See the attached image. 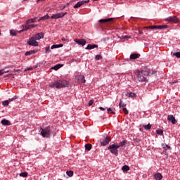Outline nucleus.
<instances>
[{
	"mask_svg": "<svg viewBox=\"0 0 180 180\" xmlns=\"http://www.w3.org/2000/svg\"><path fill=\"white\" fill-rule=\"evenodd\" d=\"M108 112L115 115V112H113V110H112V108H107Z\"/></svg>",
	"mask_w": 180,
	"mask_h": 180,
	"instance_id": "38",
	"label": "nucleus"
},
{
	"mask_svg": "<svg viewBox=\"0 0 180 180\" xmlns=\"http://www.w3.org/2000/svg\"><path fill=\"white\" fill-rule=\"evenodd\" d=\"M127 144V142L126 141H122L119 144H117V146H119V148H120V147H123V146H126Z\"/></svg>",
	"mask_w": 180,
	"mask_h": 180,
	"instance_id": "27",
	"label": "nucleus"
},
{
	"mask_svg": "<svg viewBox=\"0 0 180 180\" xmlns=\"http://www.w3.org/2000/svg\"><path fill=\"white\" fill-rule=\"evenodd\" d=\"M108 150H110L111 154H113L116 157L119 155V150H117V148H119V146H117V144H112L108 146Z\"/></svg>",
	"mask_w": 180,
	"mask_h": 180,
	"instance_id": "3",
	"label": "nucleus"
},
{
	"mask_svg": "<svg viewBox=\"0 0 180 180\" xmlns=\"http://www.w3.org/2000/svg\"><path fill=\"white\" fill-rule=\"evenodd\" d=\"M168 27V25H151L149 27H146V29H159L160 30H162L165 29H167Z\"/></svg>",
	"mask_w": 180,
	"mask_h": 180,
	"instance_id": "6",
	"label": "nucleus"
},
{
	"mask_svg": "<svg viewBox=\"0 0 180 180\" xmlns=\"http://www.w3.org/2000/svg\"><path fill=\"white\" fill-rule=\"evenodd\" d=\"M30 70H33V68H27L25 70V71H30Z\"/></svg>",
	"mask_w": 180,
	"mask_h": 180,
	"instance_id": "47",
	"label": "nucleus"
},
{
	"mask_svg": "<svg viewBox=\"0 0 180 180\" xmlns=\"http://www.w3.org/2000/svg\"><path fill=\"white\" fill-rule=\"evenodd\" d=\"M172 84H176V82H178V80H172Z\"/></svg>",
	"mask_w": 180,
	"mask_h": 180,
	"instance_id": "48",
	"label": "nucleus"
},
{
	"mask_svg": "<svg viewBox=\"0 0 180 180\" xmlns=\"http://www.w3.org/2000/svg\"><path fill=\"white\" fill-rule=\"evenodd\" d=\"M157 72L154 70H150L148 68H146L143 70H138L135 72V78L139 82H147V76L150 77L153 74H156Z\"/></svg>",
	"mask_w": 180,
	"mask_h": 180,
	"instance_id": "1",
	"label": "nucleus"
},
{
	"mask_svg": "<svg viewBox=\"0 0 180 180\" xmlns=\"http://www.w3.org/2000/svg\"><path fill=\"white\" fill-rule=\"evenodd\" d=\"M60 68H61V65L58 64L53 67L52 70H55V71H57V70H60Z\"/></svg>",
	"mask_w": 180,
	"mask_h": 180,
	"instance_id": "30",
	"label": "nucleus"
},
{
	"mask_svg": "<svg viewBox=\"0 0 180 180\" xmlns=\"http://www.w3.org/2000/svg\"><path fill=\"white\" fill-rule=\"evenodd\" d=\"M101 58H102V56H101V55H97V56H96V57H95V60H96V61H98V60H101Z\"/></svg>",
	"mask_w": 180,
	"mask_h": 180,
	"instance_id": "40",
	"label": "nucleus"
},
{
	"mask_svg": "<svg viewBox=\"0 0 180 180\" xmlns=\"http://www.w3.org/2000/svg\"><path fill=\"white\" fill-rule=\"evenodd\" d=\"M139 34H143V31H142V30H139Z\"/></svg>",
	"mask_w": 180,
	"mask_h": 180,
	"instance_id": "50",
	"label": "nucleus"
},
{
	"mask_svg": "<svg viewBox=\"0 0 180 180\" xmlns=\"http://www.w3.org/2000/svg\"><path fill=\"white\" fill-rule=\"evenodd\" d=\"M20 176H22L23 178H26L27 176V172H22L20 174Z\"/></svg>",
	"mask_w": 180,
	"mask_h": 180,
	"instance_id": "34",
	"label": "nucleus"
},
{
	"mask_svg": "<svg viewBox=\"0 0 180 180\" xmlns=\"http://www.w3.org/2000/svg\"><path fill=\"white\" fill-rule=\"evenodd\" d=\"M1 123L3 124V126H11V122L6 119L2 120Z\"/></svg>",
	"mask_w": 180,
	"mask_h": 180,
	"instance_id": "16",
	"label": "nucleus"
},
{
	"mask_svg": "<svg viewBox=\"0 0 180 180\" xmlns=\"http://www.w3.org/2000/svg\"><path fill=\"white\" fill-rule=\"evenodd\" d=\"M78 81L79 82H80L81 84H85V77H84V75H80L78 77Z\"/></svg>",
	"mask_w": 180,
	"mask_h": 180,
	"instance_id": "19",
	"label": "nucleus"
},
{
	"mask_svg": "<svg viewBox=\"0 0 180 180\" xmlns=\"http://www.w3.org/2000/svg\"><path fill=\"white\" fill-rule=\"evenodd\" d=\"M49 86L50 88L60 89V88H68L70 86V83H68L67 80L59 79L52 82Z\"/></svg>",
	"mask_w": 180,
	"mask_h": 180,
	"instance_id": "2",
	"label": "nucleus"
},
{
	"mask_svg": "<svg viewBox=\"0 0 180 180\" xmlns=\"http://www.w3.org/2000/svg\"><path fill=\"white\" fill-rule=\"evenodd\" d=\"M173 56H175L177 58H180V52L174 53H173Z\"/></svg>",
	"mask_w": 180,
	"mask_h": 180,
	"instance_id": "39",
	"label": "nucleus"
},
{
	"mask_svg": "<svg viewBox=\"0 0 180 180\" xmlns=\"http://www.w3.org/2000/svg\"><path fill=\"white\" fill-rule=\"evenodd\" d=\"M75 43H77V44H79L80 46H85V44H86V40L84 39H75Z\"/></svg>",
	"mask_w": 180,
	"mask_h": 180,
	"instance_id": "14",
	"label": "nucleus"
},
{
	"mask_svg": "<svg viewBox=\"0 0 180 180\" xmlns=\"http://www.w3.org/2000/svg\"><path fill=\"white\" fill-rule=\"evenodd\" d=\"M50 51H51V50L50 49V46H48V47L45 48L46 54H49V53H50Z\"/></svg>",
	"mask_w": 180,
	"mask_h": 180,
	"instance_id": "33",
	"label": "nucleus"
},
{
	"mask_svg": "<svg viewBox=\"0 0 180 180\" xmlns=\"http://www.w3.org/2000/svg\"><path fill=\"white\" fill-rule=\"evenodd\" d=\"M166 22H173V23H179V18L176 16H170L165 18Z\"/></svg>",
	"mask_w": 180,
	"mask_h": 180,
	"instance_id": "7",
	"label": "nucleus"
},
{
	"mask_svg": "<svg viewBox=\"0 0 180 180\" xmlns=\"http://www.w3.org/2000/svg\"><path fill=\"white\" fill-rule=\"evenodd\" d=\"M122 110H123V112H124V113L125 115H128L129 111L127 110V108H122Z\"/></svg>",
	"mask_w": 180,
	"mask_h": 180,
	"instance_id": "41",
	"label": "nucleus"
},
{
	"mask_svg": "<svg viewBox=\"0 0 180 180\" xmlns=\"http://www.w3.org/2000/svg\"><path fill=\"white\" fill-rule=\"evenodd\" d=\"M115 18H107V19H101L99 20V23H108L109 22H112Z\"/></svg>",
	"mask_w": 180,
	"mask_h": 180,
	"instance_id": "15",
	"label": "nucleus"
},
{
	"mask_svg": "<svg viewBox=\"0 0 180 180\" xmlns=\"http://www.w3.org/2000/svg\"><path fill=\"white\" fill-rule=\"evenodd\" d=\"M126 96H128L129 98H135L136 94L131 93H131H127L126 94Z\"/></svg>",
	"mask_w": 180,
	"mask_h": 180,
	"instance_id": "29",
	"label": "nucleus"
},
{
	"mask_svg": "<svg viewBox=\"0 0 180 180\" xmlns=\"http://www.w3.org/2000/svg\"><path fill=\"white\" fill-rule=\"evenodd\" d=\"M143 127L145 130H150V129H151V124H148V125H143Z\"/></svg>",
	"mask_w": 180,
	"mask_h": 180,
	"instance_id": "31",
	"label": "nucleus"
},
{
	"mask_svg": "<svg viewBox=\"0 0 180 180\" xmlns=\"http://www.w3.org/2000/svg\"><path fill=\"white\" fill-rule=\"evenodd\" d=\"M99 109L100 110H105V108H103V107H100Z\"/></svg>",
	"mask_w": 180,
	"mask_h": 180,
	"instance_id": "51",
	"label": "nucleus"
},
{
	"mask_svg": "<svg viewBox=\"0 0 180 180\" xmlns=\"http://www.w3.org/2000/svg\"><path fill=\"white\" fill-rule=\"evenodd\" d=\"M36 53H37V51H34V50L29 51H27V52L25 53V56H32V54H36Z\"/></svg>",
	"mask_w": 180,
	"mask_h": 180,
	"instance_id": "23",
	"label": "nucleus"
},
{
	"mask_svg": "<svg viewBox=\"0 0 180 180\" xmlns=\"http://www.w3.org/2000/svg\"><path fill=\"white\" fill-rule=\"evenodd\" d=\"M121 39H130V36H122L121 37Z\"/></svg>",
	"mask_w": 180,
	"mask_h": 180,
	"instance_id": "42",
	"label": "nucleus"
},
{
	"mask_svg": "<svg viewBox=\"0 0 180 180\" xmlns=\"http://www.w3.org/2000/svg\"><path fill=\"white\" fill-rule=\"evenodd\" d=\"M36 20H37V18H30L26 21V23L27 25H30V23H34Z\"/></svg>",
	"mask_w": 180,
	"mask_h": 180,
	"instance_id": "22",
	"label": "nucleus"
},
{
	"mask_svg": "<svg viewBox=\"0 0 180 180\" xmlns=\"http://www.w3.org/2000/svg\"><path fill=\"white\" fill-rule=\"evenodd\" d=\"M27 44L29 46H33L34 47H37V46H39V42H37L33 37L29 39Z\"/></svg>",
	"mask_w": 180,
	"mask_h": 180,
	"instance_id": "5",
	"label": "nucleus"
},
{
	"mask_svg": "<svg viewBox=\"0 0 180 180\" xmlns=\"http://www.w3.org/2000/svg\"><path fill=\"white\" fill-rule=\"evenodd\" d=\"M62 9H65V6H64Z\"/></svg>",
	"mask_w": 180,
	"mask_h": 180,
	"instance_id": "52",
	"label": "nucleus"
},
{
	"mask_svg": "<svg viewBox=\"0 0 180 180\" xmlns=\"http://www.w3.org/2000/svg\"><path fill=\"white\" fill-rule=\"evenodd\" d=\"M74 1H78V0H74Z\"/></svg>",
	"mask_w": 180,
	"mask_h": 180,
	"instance_id": "54",
	"label": "nucleus"
},
{
	"mask_svg": "<svg viewBox=\"0 0 180 180\" xmlns=\"http://www.w3.org/2000/svg\"><path fill=\"white\" fill-rule=\"evenodd\" d=\"M68 5H70V3H68V4H67V6H68Z\"/></svg>",
	"mask_w": 180,
	"mask_h": 180,
	"instance_id": "53",
	"label": "nucleus"
},
{
	"mask_svg": "<svg viewBox=\"0 0 180 180\" xmlns=\"http://www.w3.org/2000/svg\"><path fill=\"white\" fill-rule=\"evenodd\" d=\"M41 134L43 137H49L51 134L50 127H46L45 129H41Z\"/></svg>",
	"mask_w": 180,
	"mask_h": 180,
	"instance_id": "4",
	"label": "nucleus"
},
{
	"mask_svg": "<svg viewBox=\"0 0 180 180\" xmlns=\"http://www.w3.org/2000/svg\"><path fill=\"white\" fill-rule=\"evenodd\" d=\"M65 15H67V12L53 14L52 16L51 17V19H60L61 18H64Z\"/></svg>",
	"mask_w": 180,
	"mask_h": 180,
	"instance_id": "8",
	"label": "nucleus"
},
{
	"mask_svg": "<svg viewBox=\"0 0 180 180\" xmlns=\"http://www.w3.org/2000/svg\"><path fill=\"white\" fill-rule=\"evenodd\" d=\"M119 106H120V108H122V109H123V108H124L126 106V104L122 103L121 100H120V103H119Z\"/></svg>",
	"mask_w": 180,
	"mask_h": 180,
	"instance_id": "35",
	"label": "nucleus"
},
{
	"mask_svg": "<svg viewBox=\"0 0 180 180\" xmlns=\"http://www.w3.org/2000/svg\"><path fill=\"white\" fill-rule=\"evenodd\" d=\"M35 40H40L41 39H43L44 37V33L40 32L37 33L35 35L32 37Z\"/></svg>",
	"mask_w": 180,
	"mask_h": 180,
	"instance_id": "13",
	"label": "nucleus"
},
{
	"mask_svg": "<svg viewBox=\"0 0 180 180\" xmlns=\"http://www.w3.org/2000/svg\"><path fill=\"white\" fill-rule=\"evenodd\" d=\"M140 57V53H132L130 56V60H136Z\"/></svg>",
	"mask_w": 180,
	"mask_h": 180,
	"instance_id": "18",
	"label": "nucleus"
},
{
	"mask_svg": "<svg viewBox=\"0 0 180 180\" xmlns=\"http://www.w3.org/2000/svg\"><path fill=\"white\" fill-rule=\"evenodd\" d=\"M37 27V25H34V24L29 25V24H27L25 25H22V30H20V32H23L25 30H29V29H33V27Z\"/></svg>",
	"mask_w": 180,
	"mask_h": 180,
	"instance_id": "10",
	"label": "nucleus"
},
{
	"mask_svg": "<svg viewBox=\"0 0 180 180\" xmlns=\"http://www.w3.org/2000/svg\"><path fill=\"white\" fill-rule=\"evenodd\" d=\"M157 134H159L160 136L162 135V133H164V131L162 129H158L156 131Z\"/></svg>",
	"mask_w": 180,
	"mask_h": 180,
	"instance_id": "36",
	"label": "nucleus"
},
{
	"mask_svg": "<svg viewBox=\"0 0 180 180\" xmlns=\"http://www.w3.org/2000/svg\"><path fill=\"white\" fill-rule=\"evenodd\" d=\"M18 33H22V32H19V31H16L15 30H11L10 31V34L12 35V36H16V34H18Z\"/></svg>",
	"mask_w": 180,
	"mask_h": 180,
	"instance_id": "24",
	"label": "nucleus"
},
{
	"mask_svg": "<svg viewBox=\"0 0 180 180\" xmlns=\"http://www.w3.org/2000/svg\"><path fill=\"white\" fill-rule=\"evenodd\" d=\"M68 41V39H65V38H63L62 39V41Z\"/></svg>",
	"mask_w": 180,
	"mask_h": 180,
	"instance_id": "49",
	"label": "nucleus"
},
{
	"mask_svg": "<svg viewBox=\"0 0 180 180\" xmlns=\"http://www.w3.org/2000/svg\"><path fill=\"white\" fill-rule=\"evenodd\" d=\"M63 46H64L63 44L52 45L51 49V50H53L54 49H59V47H63Z\"/></svg>",
	"mask_w": 180,
	"mask_h": 180,
	"instance_id": "26",
	"label": "nucleus"
},
{
	"mask_svg": "<svg viewBox=\"0 0 180 180\" xmlns=\"http://www.w3.org/2000/svg\"><path fill=\"white\" fill-rule=\"evenodd\" d=\"M100 143L101 146H102L103 147L105 146H108V144L110 143V137H105L103 139H101Z\"/></svg>",
	"mask_w": 180,
	"mask_h": 180,
	"instance_id": "9",
	"label": "nucleus"
},
{
	"mask_svg": "<svg viewBox=\"0 0 180 180\" xmlns=\"http://www.w3.org/2000/svg\"><path fill=\"white\" fill-rule=\"evenodd\" d=\"M47 19H50V16L49 14H46L41 18L37 20V22H40V20H47Z\"/></svg>",
	"mask_w": 180,
	"mask_h": 180,
	"instance_id": "21",
	"label": "nucleus"
},
{
	"mask_svg": "<svg viewBox=\"0 0 180 180\" xmlns=\"http://www.w3.org/2000/svg\"><path fill=\"white\" fill-rule=\"evenodd\" d=\"M122 169L124 172H127V171H129L130 169V167H129V166L127 165H124L122 167Z\"/></svg>",
	"mask_w": 180,
	"mask_h": 180,
	"instance_id": "28",
	"label": "nucleus"
},
{
	"mask_svg": "<svg viewBox=\"0 0 180 180\" xmlns=\"http://www.w3.org/2000/svg\"><path fill=\"white\" fill-rule=\"evenodd\" d=\"M96 48H98V45L96 44H94V45L88 44L86 48V50H94V49H96Z\"/></svg>",
	"mask_w": 180,
	"mask_h": 180,
	"instance_id": "17",
	"label": "nucleus"
},
{
	"mask_svg": "<svg viewBox=\"0 0 180 180\" xmlns=\"http://www.w3.org/2000/svg\"><path fill=\"white\" fill-rule=\"evenodd\" d=\"M154 179L156 180H162V174L161 173H156L154 175Z\"/></svg>",
	"mask_w": 180,
	"mask_h": 180,
	"instance_id": "20",
	"label": "nucleus"
},
{
	"mask_svg": "<svg viewBox=\"0 0 180 180\" xmlns=\"http://www.w3.org/2000/svg\"><path fill=\"white\" fill-rule=\"evenodd\" d=\"M84 4H89V0H84V1H79V2H77V4H75L73 6V8L75 9H77L78 8H81V6H82V5H84Z\"/></svg>",
	"mask_w": 180,
	"mask_h": 180,
	"instance_id": "11",
	"label": "nucleus"
},
{
	"mask_svg": "<svg viewBox=\"0 0 180 180\" xmlns=\"http://www.w3.org/2000/svg\"><path fill=\"white\" fill-rule=\"evenodd\" d=\"M92 105H94V101L90 100L89 102V106H92Z\"/></svg>",
	"mask_w": 180,
	"mask_h": 180,
	"instance_id": "43",
	"label": "nucleus"
},
{
	"mask_svg": "<svg viewBox=\"0 0 180 180\" xmlns=\"http://www.w3.org/2000/svg\"><path fill=\"white\" fill-rule=\"evenodd\" d=\"M2 104L4 105V106H8V105H9V101H3Z\"/></svg>",
	"mask_w": 180,
	"mask_h": 180,
	"instance_id": "37",
	"label": "nucleus"
},
{
	"mask_svg": "<svg viewBox=\"0 0 180 180\" xmlns=\"http://www.w3.org/2000/svg\"><path fill=\"white\" fill-rule=\"evenodd\" d=\"M5 74V72H4V70H0V75H2Z\"/></svg>",
	"mask_w": 180,
	"mask_h": 180,
	"instance_id": "46",
	"label": "nucleus"
},
{
	"mask_svg": "<svg viewBox=\"0 0 180 180\" xmlns=\"http://www.w3.org/2000/svg\"><path fill=\"white\" fill-rule=\"evenodd\" d=\"M165 150H170L171 149V147L168 145H166L165 147Z\"/></svg>",
	"mask_w": 180,
	"mask_h": 180,
	"instance_id": "45",
	"label": "nucleus"
},
{
	"mask_svg": "<svg viewBox=\"0 0 180 180\" xmlns=\"http://www.w3.org/2000/svg\"><path fill=\"white\" fill-rule=\"evenodd\" d=\"M27 1V0H24V1Z\"/></svg>",
	"mask_w": 180,
	"mask_h": 180,
	"instance_id": "56",
	"label": "nucleus"
},
{
	"mask_svg": "<svg viewBox=\"0 0 180 180\" xmlns=\"http://www.w3.org/2000/svg\"><path fill=\"white\" fill-rule=\"evenodd\" d=\"M15 99H16V97H14V98H9V99L7 100V101H8V103H9V102H12L13 101H15Z\"/></svg>",
	"mask_w": 180,
	"mask_h": 180,
	"instance_id": "44",
	"label": "nucleus"
},
{
	"mask_svg": "<svg viewBox=\"0 0 180 180\" xmlns=\"http://www.w3.org/2000/svg\"><path fill=\"white\" fill-rule=\"evenodd\" d=\"M94 1H98V0H94Z\"/></svg>",
	"mask_w": 180,
	"mask_h": 180,
	"instance_id": "55",
	"label": "nucleus"
},
{
	"mask_svg": "<svg viewBox=\"0 0 180 180\" xmlns=\"http://www.w3.org/2000/svg\"><path fill=\"white\" fill-rule=\"evenodd\" d=\"M85 150H87V151H91L92 149V144L91 143H87L84 146Z\"/></svg>",
	"mask_w": 180,
	"mask_h": 180,
	"instance_id": "25",
	"label": "nucleus"
},
{
	"mask_svg": "<svg viewBox=\"0 0 180 180\" xmlns=\"http://www.w3.org/2000/svg\"><path fill=\"white\" fill-rule=\"evenodd\" d=\"M167 120L169 122H171L172 124H176V120L175 119V117H174V115H169L167 116Z\"/></svg>",
	"mask_w": 180,
	"mask_h": 180,
	"instance_id": "12",
	"label": "nucleus"
},
{
	"mask_svg": "<svg viewBox=\"0 0 180 180\" xmlns=\"http://www.w3.org/2000/svg\"><path fill=\"white\" fill-rule=\"evenodd\" d=\"M66 174H67V175L68 176H69L70 177H71V176H72L73 175H74V172H72V171H68L67 172H66Z\"/></svg>",
	"mask_w": 180,
	"mask_h": 180,
	"instance_id": "32",
	"label": "nucleus"
}]
</instances>
